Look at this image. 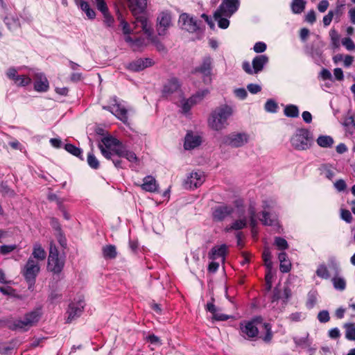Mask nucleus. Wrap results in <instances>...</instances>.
I'll list each match as a JSON object with an SVG mask.
<instances>
[{
  "label": "nucleus",
  "instance_id": "7c9ffc66",
  "mask_svg": "<svg viewBox=\"0 0 355 355\" xmlns=\"http://www.w3.org/2000/svg\"><path fill=\"white\" fill-rule=\"evenodd\" d=\"M32 255L34 258L43 261L45 259L46 254L40 243H35L33 246Z\"/></svg>",
  "mask_w": 355,
  "mask_h": 355
},
{
  "label": "nucleus",
  "instance_id": "6e6552de",
  "mask_svg": "<svg viewBox=\"0 0 355 355\" xmlns=\"http://www.w3.org/2000/svg\"><path fill=\"white\" fill-rule=\"evenodd\" d=\"M262 323V318L257 317L250 321H243L240 323L241 335L245 338L252 340L259 334L258 325Z\"/></svg>",
  "mask_w": 355,
  "mask_h": 355
},
{
  "label": "nucleus",
  "instance_id": "bf43d9fd",
  "mask_svg": "<svg viewBox=\"0 0 355 355\" xmlns=\"http://www.w3.org/2000/svg\"><path fill=\"white\" fill-rule=\"evenodd\" d=\"M130 34H124V40L129 44L130 47H135L137 42H141V39L133 40Z\"/></svg>",
  "mask_w": 355,
  "mask_h": 355
},
{
  "label": "nucleus",
  "instance_id": "f3484780",
  "mask_svg": "<svg viewBox=\"0 0 355 355\" xmlns=\"http://www.w3.org/2000/svg\"><path fill=\"white\" fill-rule=\"evenodd\" d=\"M34 89L38 92H46L49 89V83L44 75L41 72H37L33 76Z\"/></svg>",
  "mask_w": 355,
  "mask_h": 355
},
{
  "label": "nucleus",
  "instance_id": "a19ab883",
  "mask_svg": "<svg viewBox=\"0 0 355 355\" xmlns=\"http://www.w3.org/2000/svg\"><path fill=\"white\" fill-rule=\"evenodd\" d=\"M209 93V89H205L198 91L193 95H192L193 100L196 102V105L200 103L203 98L207 96Z\"/></svg>",
  "mask_w": 355,
  "mask_h": 355
},
{
  "label": "nucleus",
  "instance_id": "a211bd4d",
  "mask_svg": "<svg viewBox=\"0 0 355 355\" xmlns=\"http://www.w3.org/2000/svg\"><path fill=\"white\" fill-rule=\"evenodd\" d=\"M179 24L182 29L188 32L193 33L198 29L196 20L186 13H183L180 16Z\"/></svg>",
  "mask_w": 355,
  "mask_h": 355
},
{
  "label": "nucleus",
  "instance_id": "dca6fc26",
  "mask_svg": "<svg viewBox=\"0 0 355 355\" xmlns=\"http://www.w3.org/2000/svg\"><path fill=\"white\" fill-rule=\"evenodd\" d=\"M205 180L203 172H191L185 180V186L191 189H196L201 186Z\"/></svg>",
  "mask_w": 355,
  "mask_h": 355
},
{
  "label": "nucleus",
  "instance_id": "a878e982",
  "mask_svg": "<svg viewBox=\"0 0 355 355\" xmlns=\"http://www.w3.org/2000/svg\"><path fill=\"white\" fill-rule=\"evenodd\" d=\"M83 12H84L89 19H94L96 17V12L92 8L89 4L83 0H76V3Z\"/></svg>",
  "mask_w": 355,
  "mask_h": 355
},
{
  "label": "nucleus",
  "instance_id": "8fccbe9b",
  "mask_svg": "<svg viewBox=\"0 0 355 355\" xmlns=\"http://www.w3.org/2000/svg\"><path fill=\"white\" fill-rule=\"evenodd\" d=\"M246 220L245 219H240L234 221L232 225L227 228V230H239L243 229L246 226Z\"/></svg>",
  "mask_w": 355,
  "mask_h": 355
},
{
  "label": "nucleus",
  "instance_id": "09e8293b",
  "mask_svg": "<svg viewBox=\"0 0 355 355\" xmlns=\"http://www.w3.org/2000/svg\"><path fill=\"white\" fill-rule=\"evenodd\" d=\"M250 224L252 227V233L253 236H255L257 234V231L256 230V227L257 225V220L255 218V211L252 209L250 211Z\"/></svg>",
  "mask_w": 355,
  "mask_h": 355
},
{
  "label": "nucleus",
  "instance_id": "de8ad7c7",
  "mask_svg": "<svg viewBox=\"0 0 355 355\" xmlns=\"http://www.w3.org/2000/svg\"><path fill=\"white\" fill-rule=\"evenodd\" d=\"M275 245L279 250H285L288 248V244L286 239L282 237H275Z\"/></svg>",
  "mask_w": 355,
  "mask_h": 355
},
{
  "label": "nucleus",
  "instance_id": "bb28decb",
  "mask_svg": "<svg viewBox=\"0 0 355 355\" xmlns=\"http://www.w3.org/2000/svg\"><path fill=\"white\" fill-rule=\"evenodd\" d=\"M278 259L280 262L279 269L282 272H288L291 268V263L288 259L286 252H280L278 255Z\"/></svg>",
  "mask_w": 355,
  "mask_h": 355
},
{
  "label": "nucleus",
  "instance_id": "4be33fe9",
  "mask_svg": "<svg viewBox=\"0 0 355 355\" xmlns=\"http://www.w3.org/2000/svg\"><path fill=\"white\" fill-rule=\"evenodd\" d=\"M153 64V62L150 59H137L128 64L127 68L132 71H139L148 67H150Z\"/></svg>",
  "mask_w": 355,
  "mask_h": 355
},
{
  "label": "nucleus",
  "instance_id": "ea45409f",
  "mask_svg": "<svg viewBox=\"0 0 355 355\" xmlns=\"http://www.w3.org/2000/svg\"><path fill=\"white\" fill-rule=\"evenodd\" d=\"M209 93V89H205L198 91L193 95H192L193 100L196 102V105L200 103L203 98L207 96Z\"/></svg>",
  "mask_w": 355,
  "mask_h": 355
},
{
  "label": "nucleus",
  "instance_id": "c9c22d12",
  "mask_svg": "<svg viewBox=\"0 0 355 355\" xmlns=\"http://www.w3.org/2000/svg\"><path fill=\"white\" fill-rule=\"evenodd\" d=\"M196 105V103L193 100L192 96L189 98H182L180 101V105L183 109V111H189Z\"/></svg>",
  "mask_w": 355,
  "mask_h": 355
},
{
  "label": "nucleus",
  "instance_id": "9d476101",
  "mask_svg": "<svg viewBox=\"0 0 355 355\" xmlns=\"http://www.w3.org/2000/svg\"><path fill=\"white\" fill-rule=\"evenodd\" d=\"M268 62V57L266 55H259L254 58L252 67L249 62L245 61L242 64L243 69L250 75L257 74L262 71Z\"/></svg>",
  "mask_w": 355,
  "mask_h": 355
},
{
  "label": "nucleus",
  "instance_id": "338daca9",
  "mask_svg": "<svg viewBox=\"0 0 355 355\" xmlns=\"http://www.w3.org/2000/svg\"><path fill=\"white\" fill-rule=\"evenodd\" d=\"M305 19L307 22L313 24L316 20L315 11L313 10L309 11L305 17Z\"/></svg>",
  "mask_w": 355,
  "mask_h": 355
},
{
  "label": "nucleus",
  "instance_id": "412c9836",
  "mask_svg": "<svg viewBox=\"0 0 355 355\" xmlns=\"http://www.w3.org/2000/svg\"><path fill=\"white\" fill-rule=\"evenodd\" d=\"M201 143V137L191 132L185 136L184 147L186 150H192L199 146Z\"/></svg>",
  "mask_w": 355,
  "mask_h": 355
},
{
  "label": "nucleus",
  "instance_id": "864d4df0",
  "mask_svg": "<svg viewBox=\"0 0 355 355\" xmlns=\"http://www.w3.org/2000/svg\"><path fill=\"white\" fill-rule=\"evenodd\" d=\"M103 23L107 27H113L114 23V19L110 14L109 11L103 14Z\"/></svg>",
  "mask_w": 355,
  "mask_h": 355
},
{
  "label": "nucleus",
  "instance_id": "c756f323",
  "mask_svg": "<svg viewBox=\"0 0 355 355\" xmlns=\"http://www.w3.org/2000/svg\"><path fill=\"white\" fill-rule=\"evenodd\" d=\"M343 327L345 330L346 339L355 341V323H345Z\"/></svg>",
  "mask_w": 355,
  "mask_h": 355
},
{
  "label": "nucleus",
  "instance_id": "72a5a7b5",
  "mask_svg": "<svg viewBox=\"0 0 355 355\" xmlns=\"http://www.w3.org/2000/svg\"><path fill=\"white\" fill-rule=\"evenodd\" d=\"M64 149L71 155L80 158L81 159H83L82 157L83 151L80 148L75 146L73 144H67L64 146Z\"/></svg>",
  "mask_w": 355,
  "mask_h": 355
},
{
  "label": "nucleus",
  "instance_id": "603ef678",
  "mask_svg": "<svg viewBox=\"0 0 355 355\" xmlns=\"http://www.w3.org/2000/svg\"><path fill=\"white\" fill-rule=\"evenodd\" d=\"M342 44L348 51L355 50V44H354V41L350 37H344L342 40Z\"/></svg>",
  "mask_w": 355,
  "mask_h": 355
},
{
  "label": "nucleus",
  "instance_id": "a18cd8bd",
  "mask_svg": "<svg viewBox=\"0 0 355 355\" xmlns=\"http://www.w3.org/2000/svg\"><path fill=\"white\" fill-rule=\"evenodd\" d=\"M87 163L94 169L98 168L100 166L98 160L92 153H89L87 155Z\"/></svg>",
  "mask_w": 355,
  "mask_h": 355
},
{
  "label": "nucleus",
  "instance_id": "9b49d317",
  "mask_svg": "<svg viewBox=\"0 0 355 355\" xmlns=\"http://www.w3.org/2000/svg\"><path fill=\"white\" fill-rule=\"evenodd\" d=\"M232 112H212L208 119L209 126L216 131L225 128L227 125V119Z\"/></svg>",
  "mask_w": 355,
  "mask_h": 355
},
{
  "label": "nucleus",
  "instance_id": "37998d69",
  "mask_svg": "<svg viewBox=\"0 0 355 355\" xmlns=\"http://www.w3.org/2000/svg\"><path fill=\"white\" fill-rule=\"evenodd\" d=\"M118 19L120 22V26H121L123 34H131L133 32V30L130 28L129 24L121 15L118 16Z\"/></svg>",
  "mask_w": 355,
  "mask_h": 355
},
{
  "label": "nucleus",
  "instance_id": "774afa93",
  "mask_svg": "<svg viewBox=\"0 0 355 355\" xmlns=\"http://www.w3.org/2000/svg\"><path fill=\"white\" fill-rule=\"evenodd\" d=\"M234 94L239 98L244 99L246 98L248 93L244 88H239L234 90Z\"/></svg>",
  "mask_w": 355,
  "mask_h": 355
},
{
  "label": "nucleus",
  "instance_id": "0eeeda50",
  "mask_svg": "<svg viewBox=\"0 0 355 355\" xmlns=\"http://www.w3.org/2000/svg\"><path fill=\"white\" fill-rule=\"evenodd\" d=\"M41 312L40 310H35L24 315V319L16 320L11 326L12 330H28L31 327L35 325L40 320Z\"/></svg>",
  "mask_w": 355,
  "mask_h": 355
},
{
  "label": "nucleus",
  "instance_id": "ddd939ff",
  "mask_svg": "<svg viewBox=\"0 0 355 355\" xmlns=\"http://www.w3.org/2000/svg\"><path fill=\"white\" fill-rule=\"evenodd\" d=\"M250 139V136L245 132H233L225 136L223 143L234 148H239L246 144Z\"/></svg>",
  "mask_w": 355,
  "mask_h": 355
},
{
  "label": "nucleus",
  "instance_id": "49530a36",
  "mask_svg": "<svg viewBox=\"0 0 355 355\" xmlns=\"http://www.w3.org/2000/svg\"><path fill=\"white\" fill-rule=\"evenodd\" d=\"M263 326L266 330V335L262 338V339L266 343H269L272 338V327L270 324L267 322L263 323Z\"/></svg>",
  "mask_w": 355,
  "mask_h": 355
},
{
  "label": "nucleus",
  "instance_id": "473e14b6",
  "mask_svg": "<svg viewBox=\"0 0 355 355\" xmlns=\"http://www.w3.org/2000/svg\"><path fill=\"white\" fill-rule=\"evenodd\" d=\"M317 144L322 148L331 147L334 144V139L330 136H320L317 139Z\"/></svg>",
  "mask_w": 355,
  "mask_h": 355
},
{
  "label": "nucleus",
  "instance_id": "1a4fd4ad",
  "mask_svg": "<svg viewBox=\"0 0 355 355\" xmlns=\"http://www.w3.org/2000/svg\"><path fill=\"white\" fill-rule=\"evenodd\" d=\"M64 266V259L59 257L55 245L51 244L48 257V270L55 274H59L62 270Z\"/></svg>",
  "mask_w": 355,
  "mask_h": 355
},
{
  "label": "nucleus",
  "instance_id": "79ce46f5",
  "mask_svg": "<svg viewBox=\"0 0 355 355\" xmlns=\"http://www.w3.org/2000/svg\"><path fill=\"white\" fill-rule=\"evenodd\" d=\"M260 220L264 225L271 226L277 223L276 220L271 218L270 214L267 211L262 212V218H260Z\"/></svg>",
  "mask_w": 355,
  "mask_h": 355
},
{
  "label": "nucleus",
  "instance_id": "4468645a",
  "mask_svg": "<svg viewBox=\"0 0 355 355\" xmlns=\"http://www.w3.org/2000/svg\"><path fill=\"white\" fill-rule=\"evenodd\" d=\"M84 297L82 295H79L77 300H74L69 304L67 314V322L70 323L73 320L79 317L82 313L85 306Z\"/></svg>",
  "mask_w": 355,
  "mask_h": 355
},
{
  "label": "nucleus",
  "instance_id": "cd10ccee",
  "mask_svg": "<svg viewBox=\"0 0 355 355\" xmlns=\"http://www.w3.org/2000/svg\"><path fill=\"white\" fill-rule=\"evenodd\" d=\"M347 135L353 137L355 135V123L354 116L347 117L343 123Z\"/></svg>",
  "mask_w": 355,
  "mask_h": 355
},
{
  "label": "nucleus",
  "instance_id": "5fc2aeb1",
  "mask_svg": "<svg viewBox=\"0 0 355 355\" xmlns=\"http://www.w3.org/2000/svg\"><path fill=\"white\" fill-rule=\"evenodd\" d=\"M318 319L322 323H326L329 321L330 316L327 311L323 310L318 313Z\"/></svg>",
  "mask_w": 355,
  "mask_h": 355
},
{
  "label": "nucleus",
  "instance_id": "393cba45",
  "mask_svg": "<svg viewBox=\"0 0 355 355\" xmlns=\"http://www.w3.org/2000/svg\"><path fill=\"white\" fill-rule=\"evenodd\" d=\"M104 109H108L110 111H127L128 106L123 101H119L116 96L110 98L107 107H103Z\"/></svg>",
  "mask_w": 355,
  "mask_h": 355
},
{
  "label": "nucleus",
  "instance_id": "5701e85b",
  "mask_svg": "<svg viewBox=\"0 0 355 355\" xmlns=\"http://www.w3.org/2000/svg\"><path fill=\"white\" fill-rule=\"evenodd\" d=\"M140 187L144 191L150 193L157 192L159 189V185L155 178L151 175L145 177Z\"/></svg>",
  "mask_w": 355,
  "mask_h": 355
},
{
  "label": "nucleus",
  "instance_id": "f8f14e48",
  "mask_svg": "<svg viewBox=\"0 0 355 355\" xmlns=\"http://www.w3.org/2000/svg\"><path fill=\"white\" fill-rule=\"evenodd\" d=\"M178 94V96H182V83L179 79L176 78H172L168 79L163 85L162 90V96L168 98L172 96L173 94Z\"/></svg>",
  "mask_w": 355,
  "mask_h": 355
},
{
  "label": "nucleus",
  "instance_id": "c03bdc74",
  "mask_svg": "<svg viewBox=\"0 0 355 355\" xmlns=\"http://www.w3.org/2000/svg\"><path fill=\"white\" fill-rule=\"evenodd\" d=\"M13 82L17 86L24 87L29 85L31 83V79L26 76H18Z\"/></svg>",
  "mask_w": 355,
  "mask_h": 355
},
{
  "label": "nucleus",
  "instance_id": "2f4dec72",
  "mask_svg": "<svg viewBox=\"0 0 355 355\" xmlns=\"http://www.w3.org/2000/svg\"><path fill=\"white\" fill-rule=\"evenodd\" d=\"M306 1L304 0H293L291 3V10L294 14L302 12L305 8Z\"/></svg>",
  "mask_w": 355,
  "mask_h": 355
},
{
  "label": "nucleus",
  "instance_id": "58836bf2",
  "mask_svg": "<svg viewBox=\"0 0 355 355\" xmlns=\"http://www.w3.org/2000/svg\"><path fill=\"white\" fill-rule=\"evenodd\" d=\"M263 260L266 268L270 271L272 267V262L271 261V252L269 248H265L262 254Z\"/></svg>",
  "mask_w": 355,
  "mask_h": 355
},
{
  "label": "nucleus",
  "instance_id": "f03ea898",
  "mask_svg": "<svg viewBox=\"0 0 355 355\" xmlns=\"http://www.w3.org/2000/svg\"><path fill=\"white\" fill-rule=\"evenodd\" d=\"M129 8L135 17V27L141 26V30L148 37L151 36L153 29L147 17L143 14L147 6V0H128Z\"/></svg>",
  "mask_w": 355,
  "mask_h": 355
},
{
  "label": "nucleus",
  "instance_id": "6e6d98bb",
  "mask_svg": "<svg viewBox=\"0 0 355 355\" xmlns=\"http://www.w3.org/2000/svg\"><path fill=\"white\" fill-rule=\"evenodd\" d=\"M340 216L343 220L346 221L348 223H350L352 221V215L351 212L347 209H341Z\"/></svg>",
  "mask_w": 355,
  "mask_h": 355
},
{
  "label": "nucleus",
  "instance_id": "0e129e2a",
  "mask_svg": "<svg viewBox=\"0 0 355 355\" xmlns=\"http://www.w3.org/2000/svg\"><path fill=\"white\" fill-rule=\"evenodd\" d=\"M230 318V315L218 313V311L213 315V319L217 321H226Z\"/></svg>",
  "mask_w": 355,
  "mask_h": 355
},
{
  "label": "nucleus",
  "instance_id": "2eb2a0df",
  "mask_svg": "<svg viewBox=\"0 0 355 355\" xmlns=\"http://www.w3.org/2000/svg\"><path fill=\"white\" fill-rule=\"evenodd\" d=\"M171 16L168 12H162L157 18V31L159 35H164L171 26Z\"/></svg>",
  "mask_w": 355,
  "mask_h": 355
},
{
  "label": "nucleus",
  "instance_id": "423d86ee",
  "mask_svg": "<svg viewBox=\"0 0 355 355\" xmlns=\"http://www.w3.org/2000/svg\"><path fill=\"white\" fill-rule=\"evenodd\" d=\"M40 270V267L37 261L30 257L25 264L22 275L28 284V289H33L35 283V279Z\"/></svg>",
  "mask_w": 355,
  "mask_h": 355
},
{
  "label": "nucleus",
  "instance_id": "680f3d73",
  "mask_svg": "<svg viewBox=\"0 0 355 355\" xmlns=\"http://www.w3.org/2000/svg\"><path fill=\"white\" fill-rule=\"evenodd\" d=\"M303 318L304 317L301 312L293 313L288 316V319L291 322H300Z\"/></svg>",
  "mask_w": 355,
  "mask_h": 355
},
{
  "label": "nucleus",
  "instance_id": "e2e57ef3",
  "mask_svg": "<svg viewBox=\"0 0 355 355\" xmlns=\"http://www.w3.org/2000/svg\"><path fill=\"white\" fill-rule=\"evenodd\" d=\"M253 49L256 53H263L266 49V44L261 42H257L254 44Z\"/></svg>",
  "mask_w": 355,
  "mask_h": 355
},
{
  "label": "nucleus",
  "instance_id": "f257e3e1",
  "mask_svg": "<svg viewBox=\"0 0 355 355\" xmlns=\"http://www.w3.org/2000/svg\"><path fill=\"white\" fill-rule=\"evenodd\" d=\"M240 2L238 0H222L214 12V19L219 28L226 29L230 26L231 18L239 10Z\"/></svg>",
  "mask_w": 355,
  "mask_h": 355
},
{
  "label": "nucleus",
  "instance_id": "4c0bfd02",
  "mask_svg": "<svg viewBox=\"0 0 355 355\" xmlns=\"http://www.w3.org/2000/svg\"><path fill=\"white\" fill-rule=\"evenodd\" d=\"M334 286L336 289L343 291L346 287V282L343 277L335 276L332 279Z\"/></svg>",
  "mask_w": 355,
  "mask_h": 355
},
{
  "label": "nucleus",
  "instance_id": "20e7f679",
  "mask_svg": "<svg viewBox=\"0 0 355 355\" xmlns=\"http://www.w3.org/2000/svg\"><path fill=\"white\" fill-rule=\"evenodd\" d=\"M213 67V59L210 56H205L201 62L192 69L191 73L200 75L204 84L209 85L212 82Z\"/></svg>",
  "mask_w": 355,
  "mask_h": 355
},
{
  "label": "nucleus",
  "instance_id": "4d7b16f0",
  "mask_svg": "<svg viewBox=\"0 0 355 355\" xmlns=\"http://www.w3.org/2000/svg\"><path fill=\"white\" fill-rule=\"evenodd\" d=\"M277 109H278V105L274 100L269 99L267 101L265 104L266 111H275Z\"/></svg>",
  "mask_w": 355,
  "mask_h": 355
},
{
  "label": "nucleus",
  "instance_id": "7ed1b4c3",
  "mask_svg": "<svg viewBox=\"0 0 355 355\" xmlns=\"http://www.w3.org/2000/svg\"><path fill=\"white\" fill-rule=\"evenodd\" d=\"M101 145L107 150L112 151L119 157L125 158L130 162L137 163L139 159L136 154L127 148L119 139L112 137H105L101 139Z\"/></svg>",
  "mask_w": 355,
  "mask_h": 355
},
{
  "label": "nucleus",
  "instance_id": "e433bc0d",
  "mask_svg": "<svg viewBox=\"0 0 355 355\" xmlns=\"http://www.w3.org/2000/svg\"><path fill=\"white\" fill-rule=\"evenodd\" d=\"M331 43L333 49H338L340 46V35L335 29L329 31Z\"/></svg>",
  "mask_w": 355,
  "mask_h": 355
},
{
  "label": "nucleus",
  "instance_id": "39448f33",
  "mask_svg": "<svg viewBox=\"0 0 355 355\" xmlns=\"http://www.w3.org/2000/svg\"><path fill=\"white\" fill-rule=\"evenodd\" d=\"M313 137L310 132L306 129H299L291 137V143L292 146L299 150L308 149L312 144Z\"/></svg>",
  "mask_w": 355,
  "mask_h": 355
},
{
  "label": "nucleus",
  "instance_id": "6ab92c4d",
  "mask_svg": "<svg viewBox=\"0 0 355 355\" xmlns=\"http://www.w3.org/2000/svg\"><path fill=\"white\" fill-rule=\"evenodd\" d=\"M233 212V208L230 206L220 205L215 207L212 212L214 220L221 221Z\"/></svg>",
  "mask_w": 355,
  "mask_h": 355
},
{
  "label": "nucleus",
  "instance_id": "052dcab7",
  "mask_svg": "<svg viewBox=\"0 0 355 355\" xmlns=\"http://www.w3.org/2000/svg\"><path fill=\"white\" fill-rule=\"evenodd\" d=\"M15 248H16L15 245H1V246H0V252L2 254H7L12 252Z\"/></svg>",
  "mask_w": 355,
  "mask_h": 355
},
{
  "label": "nucleus",
  "instance_id": "c85d7f7f",
  "mask_svg": "<svg viewBox=\"0 0 355 355\" xmlns=\"http://www.w3.org/2000/svg\"><path fill=\"white\" fill-rule=\"evenodd\" d=\"M103 256L105 259H113L117 256L116 248L114 245H106L102 248Z\"/></svg>",
  "mask_w": 355,
  "mask_h": 355
},
{
  "label": "nucleus",
  "instance_id": "b1692460",
  "mask_svg": "<svg viewBox=\"0 0 355 355\" xmlns=\"http://www.w3.org/2000/svg\"><path fill=\"white\" fill-rule=\"evenodd\" d=\"M227 252V246L225 244L221 245H216L211 248L208 254L209 259L215 260L221 258L223 261L225 260V257Z\"/></svg>",
  "mask_w": 355,
  "mask_h": 355
},
{
  "label": "nucleus",
  "instance_id": "3c124183",
  "mask_svg": "<svg viewBox=\"0 0 355 355\" xmlns=\"http://www.w3.org/2000/svg\"><path fill=\"white\" fill-rule=\"evenodd\" d=\"M316 274L318 277L322 279H327L329 277V273L327 270V268L324 265H320L317 270Z\"/></svg>",
  "mask_w": 355,
  "mask_h": 355
},
{
  "label": "nucleus",
  "instance_id": "13d9d810",
  "mask_svg": "<svg viewBox=\"0 0 355 355\" xmlns=\"http://www.w3.org/2000/svg\"><path fill=\"white\" fill-rule=\"evenodd\" d=\"M98 10L102 14L108 12V8L104 0H95Z\"/></svg>",
  "mask_w": 355,
  "mask_h": 355
},
{
  "label": "nucleus",
  "instance_id": "f704fd0d",
  "mask_svg": "<svg viewBox=\"0 0 355 355\" xmlns=\"http://www.w3.org/2000/svg\"><path fill=\"white\" fill-rule=\"evenodd\" d=\"M4 22L8 26V29L14 31L19 27V22L17 19L12 17L7 16L4 18Z\"/></svg>",
  "mask_w": 355,
  "mask_h": 355
},
{
  "label": "nucleus",
  "instance_id": "69168bd1",
  "mask_svg": "<svg viewBox=\"0 0 355 355\" xmlns=\"http://www.w3.org/2000/svg\"><path fill=\"white\" fill-rule=\"evenodd\" d=\"M247 88L248 91L253 94L259 92L261 89V87L259 85L252 83L248 85Z\"/></svg>",
  "mask_w": 355,
  "mask_h": 355
},
{
  "label": "nucleus",
  "instance_id": "aec40b11",
  "mask_svg": "<svg viewBox=\"0 0 355 355\" xmlns=\"http://www.w3.org/2000/svg\"><path fill=\"white\" fill-rule=\"evenodd\" d=\"M98 148L101 150V154L107 159H111L115 166L119 168H123V162L116 154L112 153V151L107 150L101 144L98 145Z\"/></svg>",
  "mask_w": 355,
  "mask_h": 355
}]
</instances>
